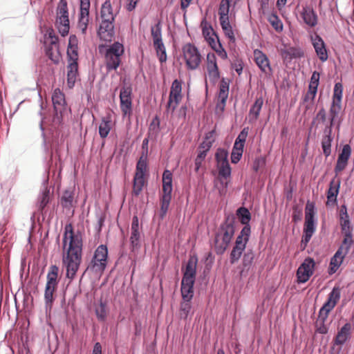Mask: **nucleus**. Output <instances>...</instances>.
Segmentation results:
<instances>
[{
	"label": "nucleus",
	"instance_id": "nucleus-47",
	"mask_svg": "<svg viewBox=\"0 0 354 354\" xmlns=\"http://www.w3.org/2000/svg\"><path fill=\"white\" fill-rule=\"evenodd\" d=\"M283 53L290 59H299L304 56V50L299 47H290Z\"/></svg>",
	"mask_w": 354,
	"mask_h": 354
},
{
	"label": "nucleus",
	"instance_id": "nucleus-20",
	"mask_svg": "<svg viewBox=\"0 0 354 354\" xmlns=\"http://www.w3.org/2000/svg\"><path fill=\"white\" fill-rule=\"evenodd\" d=\"M352 335V326L349 322L344 324L340 329L338 330L337 335L334 338V344L343 346L351 338Z\"/></svg>",
	"mask_w": 354,
	"mask_h": 354
},
{
	"label": "nucleus",
	"instance_id": "nucleus-37",
	"mask_svg": "<svg viewBox=\"0 0 354 354\" xmlns=\"http://www.w3.org/2000/svg\"><path fill=\"white\" fill-rule=\"evenodd\" d=\"M254 259V253L252 250H248L243 254L242 259V266L243 268L241 271V274H243V272H248L252 266L253 261Z\"/></svg>",
	"mask_w": 354,
	"mask_h": 354
},
{
	"label": "nucleus",
	"instance_id": "nucleus-58",
	"mask_svg": "<svg viewBox=\"0 0 354 354\" xmlns=\"http://www.w3.org/2000/svg\"><path fill=\"white\" fill-rule=\"evenodd\" d=\"M269 21L277 31H282L283 30V24L281 21L279 19L278 16L275 14H272L269 17Z\"/></svg>",
	"mask_w": 354,
	"mask_h": 354
},
{
	"label": "nucleus",
	"instance_id": "nucleus-41",
	"mask_svg": "<svg viewBox=\"0 0 354 354\" xmlns=\"http://www.w3.org/2000/svg\"><path fill=\"white\" fill-rule=\"evenodd\" d=\"M221 28L223 30L225 35L230 39V41H235V36L232 26H231L229 18L219 19Z\"/></svg>",
	"mask_w": 354,
	"mask_h": 354
},
{
	"label": "nucleus",
	"instance_id": "nucleus-39",
	"mask_svg": "<svg viewBox=\"0 0 354 354\" xmlns=\"http://www.w3.org/2000/svg\"><path fill=\"white\" fill-rule=\"evenodd\" d=\"M236 216L244 226L250 227L251 214L248 208L245 207H239L236 210Z\"/></svg>",
	"mask_w": 354,
	"mask_h": 354
},
{
	"label": "nucleus",
	"instance_id": "nucleus-9",
	"mask_svg": "<svg viewBox=\"0 0 354 354\" xmlns=\"http://www.w3.org/2000/svg\"><path fill=\"white\" fill-rule=\"evenodd\" d=\"M52 102L55 111L53 122L60 124L62 120V114L66 110L65 96L59 89L55 90L52 95Z\"/></svg>",
	"mask_w": 354,
	"mask_h": 354
},
{
	"label": "nucleus",
	"instance_id": "nucleus-13",
	"mask_svg": "<svg viewBox=\"0 0 354 354\" xmlns=\"http://www.w3.org/2000/svg\"><path fill=\"white\" fill-rule=\"evenodd\" d=\"M132 88L130 86H123L120 92V109L124 115L130 114L132 109Z\"/></svg>",
	"mask_w": 354,
	"mask_h": 354
},
{
	"label": "nucleus",
	"instance_id": "nucleus-49",
	"mask_svg": "<svg viewBox=\"0 0 354 354\" xmlns=\"http://www.w3.org/2000/svg\"><path fill=\"white\" fill-rule=\"evenodd\" d=\"M147 167V156L142 154L136 164V174L145 175Z\"/></svg>",
	"mask_w": 354,
	"mask_h": 354
},
{
	"label": "nucleus",
	"instance_id": "nucleus-61",
	"mask_svg": "<svg viewBox=\"0 0 354 354\" xmlns=\"http://www.w3.org/2000/svg\"><path fill=\"white\" fill-rule=\"evenodd\" d=\"M202 33L205 38V40L209 39L212 36H215L218 39L217 35L214 32L212 27L209 25L208 27L205 26L203 27Z\"/></svg>",
	"mask_w": 354,
	"mask_h": 354
},
{
	"label": "nucleus",
	"instance_id": "nucleus-60",
	"mask_svg": "<svg viewBox=\"0 0 354 354\" xmlns=\"http://www.w3.org/2000/svg\"><path fill=\"white\" fill-rule=\"evenodd\" d=\"M227 157L228 153L227 150L223 148H218L217 149V151L215 154V158L217 163L228 160Z\"/></svg>",
	"mask_w": 354,
	"mask_h": 354
},
{
	"label": "nucleus",
	"instance_id": "nucleus-64",
	"mask_svg": "<svg viewBox=\"0 0 354 354\" xmlns=\"http://www.w3.org/2000/svg\"><path fill=\"white\" fill-rule=\"evenodd\" d=\"M266 165V159L263 157H258L255 158L253 162V169L258 171L260 168Z\"/></svg>",
	"mask_w": 354,
	"mask_h": 354
},
{
	"label": "nucleus",
	"instance_id": "nucleus-53",
	"mask_svg": "<svg viewBox=\"0 0 354 354\" xmlns=\"http://www.w3.org/2000/svg\"><path fill=\"white\" fill-rule=\"evenodd\" d=\"M93 257L95 258L100 259L101 261H107L108 258V248L106 245H99L95 252Z\"/></svg>",
	"mask_w": 354,
	"mask_h": 354
},
{
	"label": "nucleus",
	"instance_id": "nucleus-3",
	"mask_svg": "<svg viewBox=\"0 0 354 354\" xmlns=\"http://www.w3.org/2000/svg\"><path fill=\"white\" fill-rule=\"evenodd\" d=\"M82 247L72 245L68 248L66 255L64 256L63 261L66 267V277L73 279L82 262Z\"/></svg>",
	"mask_w": 354,
	"mask_h": 354
},
{
	"label": "nucleus",
	"instance_id": "nucleus-26",
	"mask_svg": "<svg viewBox=\"0 0 354 354\" xmlns=\"http://www.w3.org/2000/svg\"><path fill=\"white\" fill-rule=\"evenodd\" d=\"M67 57L68 63L77 62L78 60V47L76 37L71 35L69 38L68 47L67 49Z\"/></svg>",
	"mask_w": 354,
	"mask_h": 354
},
{
	"label": "nucleus",
	"instance_id": "nucleus-42",
	"mask_svg": "<svg viewBox=\"0 0 354 354\" xmlns=\"http://www.w3.org/2000/svg\"><path fill=\"white\" fill-rule=\"evenodd\" d=\"M217 167L219 176L225 179L230 177L232 174V169L228 160L217 163Z\"/></svg>",
	"mask_w": 354,
	"mask_h": 354
},
{
	"label": "nucleus",
	"instance_id": "nucleus-48",
	"mask_svg": "<svg viewBox=\"0 0 354 354\" xmlns=\"http://www.w3.org/2000/svg\"><path fill=\"white\" fill-rule=\"evenodd\" d=\"M230 6V0L221 1L218 8L219 19L229 18Z\"/></svg>",
	"mask_w": 354,
	"mask_h": 354
},
{
	"label": "nucleus",
	"instance_id": "nucleus-52",
	"mask_svg": "<svg viewBox=\"0 0 354 354\" xmlns=\"http://www.w3.org/2000/svg\"><path fill=\"white\" fill-rule=\"evenodd\" d=\"M333 142V138L329 136H323L322 139V149L323 153L326 157H328L331 153V143Z\"/></svg>",
	"mask_w": 354,
	"mask_h": 354
},
{
	"label": "nucleus",
	"instance_id": "nucleus-46",
	"mask_svg": "<svg viewBox=\"0 0 354 354\" xmlns=\"http://www.w3.org/2000/svg\"><path fill=\"white\" fill-rule=\"evenodd\" d=\"M95 312L98 320L105 321L107 317L106 304L100 299L99 305L95 307Z\"/></svg>",
	"mask_w": 354,
	"mask_h": 354
},
{
	"label": "nucleus",
	"instance_id": "nucleus-10",
	"mask_svg": "<svg viewBox=\"0 0 354 354\" xmlns=\"http://www.w3.org/2000/svg\"><path fill=\"white\" fill-rule=\"evenodd\" d=\"M315 263L313 259L306 258L299 267L297 272V280L299 283H304L308 281L313 274Z\"/></svg>",
	"mask_w": 354,
	"mask_h": 354
},
{
	"label": "nucleus",
	"instance_id": "nucleus-35",
	"mask_svg": "<svg viewBox=\"0 0 354 354\" xmlns=\"http://www.w3.org/2000/svg\"><path fill=\"white\" fill-rule=\"evenodd\" d=\"M101 17L102 20L108 19L111 21H115V15L113 14V8L110 0H106L101 8Z\"/></svg>",
	"mask_w": 354,
	"mask_h": 354
},
{
	"label": "nucleus",
	"instance_id": "nucleus-56",
	"mask_svg": "<svg viewBox=\"0 0 354 354\" xmlns=\"http://www.w3.org/2000/svg\"><path fill=\"white\" fill-rule=\"evenodd\" d=\"M341 297V289L339 286H335L328 295L327 300L337 304Z\"/></svg>",
	"mask_w": 354,
	"mask_h": 354
},
{
	"label": "nucleus",
	"instance_id": "nucleus-6",
	"mask_svg": "<svg viewBox=\"0 0 354 354\" xmlns=\"http://www.w3.org/2000/svg\"><path fill=\"white\" fill-rule=\"evenodd\" d=\"M56 26L59 32L62 37H65L68 34L70 22L66 0H59L57 5Z\"/></svg>",
	"mask_w": 354,
	"mask_h": 354
},
{
	"label": "nucleus",
	"instance_id": "nucleus-21",
	"mask_svg": "<svg viewBox=\"0 0 354 354\" xmlns=\"http://www.w3.org/2000/svg\"><path fill=\"white\" fill-rule=\"evenodd\" d=\"M140 233L139 231V220L137 216H133L131 225L130 244L132 248L137 249L140 244Z\"/></svg>",
	"mask_w": 354,
	"mask_h": 354
},
{
	"label": "nucleus",
	"instance_id": "nucleus-51",
	"mask_svg": "<svg viewBox=\"0 0 354 354\" xmlns=\"http://www.w3.org/2000/svg\"><path fill=\"white\" fill-rule=\"evenodd\" d=\"M245 248L234 245L230 254V262L231 264L236 263L241 258Z\"/></svg>",
	"mask_w": 354,
	"mask_h": 354
},
{
	"label": "nucleus",
	"instance_id": "nucleus-25",
	"mask_svg": "<svg viewBox=\"0 0 354 354\" xmlns=\"http://www.w3.org/2000/svg\"><path fill=\"white\" fill-rule=\"evenodd\" d=\"M346 256V255L342 254L340 250H337L335 252L330 260L328 268V273L329 275H332L337 271Z\"/></svg>",
	"mask_w": 354,
	"mask_h": 354
},
{
	"label": "nucleus",
	"instance_id": "nucleus-11",
	"mask_svg": "<svg viewBox=\"0 0 354 354\" xmlns=\"http://www.w3.org/2000/svg\"><path fill=\"white\" fill-rule=\"evenodd\" d=\"M69 239L68 248H71L72 246L75 248L76 245L78 247H82V235L80 232L75 234L73 232V227L71 223L66 224L64 227V234L63 237V246L65 248L67 245V240Z\"/></svg>",
	"mask_w": 354,
	"mask_h": 354
},
{
	"label": "nucleus",
	"instance_id": "nucleus-45",
	"mask_svg": "<svg viewBox=\"0 0 354 354\" xmlns=\"http://www.w3.org/2000/svg\"><path fill=\"white\" fill-rule=\"evenodd\" d=\"M319 73L315 71L311 75L308 85V88H310V93H313V95H316L317 93V88L319 84Z\"/></svg>",
	"mask_w": 354,
	"mask_h": 354
},
{
	"label": "nucleus",
	"instance_id": "nucleus-5",
	"mask_svg": "<svg viewBox=\"0 0 354 354\" xmlns=\"http://www.w3.org/2000/svg\"><path fill=\"white\" fill-rule=\"evenodd\" d=\"M172 192V173L165 169L162 174V195L160 198V218L165 216L171 200Z\"/></svg>",
	"mask_w": 354,
	"mask_h": 354
},
{
	"label": "nucleus",
	"instance_id": "nucleus-55",
	"mask_svg": "<svg viewBox=\"0 0 354 354\" xmlns=\"http://www.w3.org/2000/svg\"><path fill=\"white\" fill-rule=\"evenodd\" d=\"M343 86L339 82L335 83L333 89V101L337 103L342 102Z\"/></svg>",
	"mask_w": 354,
	"mask_h": 354
},
{
	"label": "nucleus",
	"instance_id": "nucleus-18",
	"mask_svg": "<svg viewBox=\"0 0 354 354\" xmlns=\"http://www.w3.org/2000/svg\"><path fill=\"white\" fill-rule=\"evenodd\" d=\"M229 82L223 77L219 84V91L218 95V102L216 104V109H219L221 112L225 110L226 102L229 95Z\"/></svg>",
	"mask_w": 354,
	"mask_h": 354
},
{
	"label": "nucleus",
	"instance_id": "nucleus-14",
	"mask_svg": "<svg viewBox=\"0 0 354 354\" xmlns=\"http://www.w3.org/2000/svg\"><path fill=\"white\" fill-rule=\"evenodd\" d=\"M114 21L106 19L102 20L97 30V35L100 39L105 41H111L115 36Z\"/></svg>",
	"mask_w": 354,
	"mask_h": 354
},
{
	"label": "nucleus",
	"instance_id": "nucleus-40",
	"mask_svg": "<svg viewBox=\"0 0 354 354\" xmlns=\"http://www.w3.org/2000/svg\"><path fill=\"white\" fill-rule=\"evenodd\" d=\"M111 120L109 117H103L102 122L99 125V134L102 138H105L108 136L111 129Z\"/></svg>",
	"mask_w": 354,
	"mask_h": 354
},
{
	"label": "nucleus",
	"instance_id": "nucleus-2",
	"mask_svg": "<svg viewBox=\"0 0 354 354\" xmlns=\"http://www.w3.org/2000/svg\"><path fill=\"white\" fill-rule=\"evenodd\" d=\"M317 229V219L315 218V206L313 203L307 201L305 208V221L301 245L305 248Z\"/></svg>",
	"mask_w": 354,
	"mask_h": 354
},
{
	"label": "nucleus",
	"instance_id": "nucleus-44",
	"mask_svg": "<svg viewBox=\"0 0 354 354\" xmlns=\"http://www.w3.org/2000/svg\"><path fill=\"white\" fill-rule=\"evenodd\" d=\"M151 34L153 38V44L162 41V25L160 20L151 27Z\"/></svg>",
	"mask_w": 354,
	"mask_h": 354
},
{
	"label": "nucleus",
	"instance_id": "nucleus-27",
	"mask_svg": "<svg viewBox=\"0 0 354 354\" xmlns=\"http://www.w3.org/2000/svg\"><path fill=\"white\" fill-rule=\"evenodd\" d=\"M195 281L181 280L180 292L183 300L192 299Z\"/></svg>",
	"mask_w": 354,
	"mask_h": 354
},
{
	"label": "nucleus",
	"instance_id": "nucleus-33",
	"mask_svg": "<svg viewBox=\"0 0 354 354\" xmlns=\"http://www.w3.org/2000/svg\"><path fill=\"white\" fill-rule=\"evenodd\" d=\"M57 46L50 44L45 48L46 55L55 64H59L60 60V54Z\"/></svg>",
	"mask_w": 354,
	"mask_h": 354
},
{
	"label": "nucleus",
	"instance_id": "nucleus-29",
	"mask_svg": "<svg viewBox=\"0 0 354 354\" xmlns=\"http://www.w3.org/2000/svg\"><path fill=\"white\" fill-rule=\"evenodd\" d=\"M344 232V238L342 242L337 250H340L342 254L347 255L351 245L353 243L352 230H347Z\"/></svg>",
	"mask_w": 354,
	"mask_h": 354
},
{
	"label": "nucleus",
	"instance_id": "nucleus-62",
	"mask_svg": "<svg viewBox=\"0 0 354 354\" xmlns=\"http://www.w3.org/2000/svg\"><path fill=\"white\" fill-rule=\"evenodd\" d=\"M249 128L248 127H244L238 136L236 137L235 141L239 142V143H242L245 145L246 138L248 134Z\"/></svg>",
	"mask_w": 354,
	"mask_h": 354
},
{
	"label": "nucleus",
	"instance_id": "nucleus-15",
	"mask_svg": "<svg viewBox=\"0 0 354 354\" xmlns=\"http://www.w3.org/2000/svg\"><path fill=\"white\" fill-rule=\"evenodd\" d=\"M311 42L317 56L322 62H326L328 58V52L323 39L317 34L310 37Z\"/></svg>",
	"mask_w": 354,
	"mask_h": 354
},
{
	"label": "nucleus",
	"instance_id": "nucleus-63",
	"mask_svg": "<svg viewBox=\"0 0 354 354\" xmlns=\"http://www.w3.org/2000/svg\"><path fill=\"white\" fill-rule=\"evenodd\" d=\"M316 333L326 335L328 333L329 327L326 323L315 322Z\"/></svg>",
	"mask_w": 354,
	"mask_h": 354
},
{
	"label": "nucleus",
	"instance_id": "nucleus-54",
	"mask_svg": "<svg viewBox=\"0 0 354 354\" xmlns=\"http://www.w3.org/2000/svg\"><path fill=\"white\" fill-rule=\"evenodd\" d=\"M341 109H342L341 103L332 102V104H331V106L330 108V121L335 122Z\"/></svg>",
	"mask_w": 354,
	"mask_h": 354
},
{
	"label": "nucleus",
	"instance_id": "nucleus-17",
	"mask_svg": "<svg viewBox=\"0 0 354 354\" xmlns=\"http://www.w3.org/2000/svg\"><path fill=\"white\" fill-rule=\"evenodd\" d=\"M254 57L256 64L262 73L266 75L272 73L270 60L265 53L259 49H256L254 50Z\"/></svg>",
	"mask_w": 354,
	"mask_h": 354
},
{
	"label": "nucleus",
	"instance_id": "nucleus-57",
	"mask_svg": "<svg viewBox=\"0 0 354 354\" xmlns=\"http://www.w3.org/2000/svg\"><path fill=\"white\" fill-rule=\"evenodd\" d=\"M339 225L342 232H346L347 230H352L349 215L339 216Z\"/></svg>",
	"mask_w": 354,
	"mask_h": 354
},
{
	"label": "nucleus",
	"instance_id": "nucleus-1",
	"mask_svg": "<svg viewBox=\"0 0 354 354\" xmlns=\"http://www.w3.org/2000/svg\"><path fill=\"white\" fill-rule=\"evenodd\" d=\"M235 223L234 214H225L224 221L218 227L214 237V250L217 254H223L229 247L235 233Z\"/></svg>",
	"mask_w": 354,
	"mask_h": 354
},
{
	"label": "nucleus",
	"instance_id": "nucleus-19",
	"mask_svg": "<svg viewBox=\"0 0 354 354\" xmlns=\"http://www.w3.org/2000/svg\"><path fill=\"white\" fill-rule=\"evenodd\" d=\"M197 263V256L196 254L191 255L187 260L185 269L183 270L182 280H196Z\"/></svg>",
	"mask_w": 354,
	"mask_h": 354
},
{
	"label": "nucleus",
	"instance_id": "nucleus-22",
	"mask_svg": "<svg viewBox=\"0 0 354 354\" xmlns=\"http://www.w3.org/2000/svg\"><path fill=\"white\" fill-rule=\"evenodd\" d=\"M340 187V180L338 179L335 181V178H333L329 185V188L327 191L326 196H327V205H334L337 203V196L339 194Z\"/></svg>",
	"mask_w": 354,
	"mask_h": 354
},
{
	"label": "nucleus",
	"instance_id": "nucleus-7",
	"mask_svg": "<svg viewBox=\"0 0 354 354\" xmlns=\"http://www.w3.org/2000/svg\"><path fill=\"white\" fill-rule=\"evenodd\" d=\"M59 268L55 265H52L47 274V283L45 288L44 299L46 306H50L53 301V293L57 286V274Z\"/></svg>",
	"mask_w": 354,
	"mask_h": 354
},
{
	"label": "nucleus",
	"instance_id": "nucleus-30",
	"mask_svg": "<svg viewBox=\"0 0 354 354\" xmlns=\"http://www.w3.org/2000/svg\"><path fill=\"white\" fill-rule=\"evenodd\" d=\"M251 234V227L244 226L241 230L239 234L237 236L235 245L239 247L246 248V245L249 241Z\"/></svg>",
	"mask_w": 354,
	"mask_h": 354
},
{
	"label": "nucleus",
	"instance_id": "nucleus-32",
	"mask_svg": "<svg viewBox=\"0 0 354 354\" xmlns=\"http://www.w3.org/2000/svg\"><path fill=\"white\" fill-rule=\"evenodd\" d=\"M160 131V121L158 115H156L149 126L147 136L151 139L156 140Z\"/></svg>",
	"mask_w": 354,
	"mask_h": 354
},
{
	"label": "nucleus",
	"instance_id": "nucleus-4",
	"mask_svg": "<svg viewBox=\"0 0 354 354\" xmlns=\"http://www.w3.org/2000/svg\"><path fill=\"white\" fill-rule=\"evenodd\" d=\"M124 53L122 44L115 41L106 49L104 54L105 65L108 72L116 70L121 63V56Z\"/></svg>",
	"mask_w": 354,
	"mask_h": 354
},
{
	"label": "nucleus",
	"instance_id": "nucleus-50",
	"mask_svg": "<svg viewBox=\"0 0 354 354\" xmlns=\"http://www.w3.org/2000/svg\"><path fill=\"white\" fill-rule=\"evenodd\" d=\"M88 22L89 15L79 14L77 26L82 35H86Z\"/></svg>",
	"mask_w": 354,
	"mask_h": 354
},
{
	"label": "nucleus",
	"instance_id": "nucleus-38",
	"mask_svg": "<svg viewBox=\"0 0 354 354\" xmlns=\"http://www.w3.org/2000/svg\"><path fill=\"white\" fill-rule=\"evenodd\" d=\"M107 261H103L100 259L95 258L93 257L89 266L87 269H91L96 273H102L106 268Z\"/></svg>",
	"mask_w": 354,
	"mask_h": 354
},
{
	"label": "nucleus",
	"instance_id": "nucleus-24",
	"mask_svg": "<svg viewBox=\"0 0 354 354\" xmlns=\"http://www.w3.org/2000/svg\"><path fill=\"white\" fill-rule=\"evenodd\" d=\"M48 179L44 180L41 193L38 196L37 205L39 210H43L50 201V188L48 187Z\"/></svg>",
	"mask_w": 354,
	"mask_h": 354
},
{
	"label": "nucleus",
	"instance_id": "nucleus-43",
	"mask_svg": "<svg viewBox=\"0 0 354 354\" xmlns=\"http://www.w3.org/2000/svg\"><path fill=\"white\" fill-rule=\"evenodd\" d=\"M153 47L156 50L157 56L158 57V59L160 62L163 63L167 61V53L163 41H158V43H153Z\"/></svg>",
	"mask_w": 354,
	"mask_h": 354
},
{
	"label": "nucleus",
	"instance_id": "nucleus-28",
	"mask_svg": "<svg viewBox=\"0 0 354 354\" xmlns=\"http://www.w3.org/2000/svg\"><path fill=\"white\" fill-rule=\"evenodd\" d=\"M78 75V63H68L67 66V84L70 88L74 87Z\"/></svg>",
	"mask_w": 354,
	"mask_h": 354
},
{
	"label": "nucleus",
	"instance_id": "nucleus-23",
	"mask_svg": "<svg viewBox=\"0 0 354 354\" xmlns=\"http://www.w3.org/2000/svg\"><path fill=\"white\" fill-rule=\"evenodd\" d=\"M301 15L304 23L309 27L313 28L317 24V15L313 8L303 7Z\"/></svg>",
	"mask_w": 354,
	"mask_h": 354
},
{
	"label": "nucleus",
	"instance_id": "nucleus-34",
	"mask_svg": "<svg viewBox=\"0 0 354 354\" xmlns=\"http://www.w3.org/2000/svg\"><path fill=\"white\" fill-rule=\"evenodd\" d=\"M74 193L70 189H66L60 200V203L63 208L71 209L73 207Z\"/></svg>",
	"mask_w": 354,
	"mask_h": 354
},
{
	"label": "nucleus",
	"instance_id": "nucleus-59",
	"mask_svg": "<svg viewBox=\"0 0 354 354\" xmlns=\"http://www.w3.org/2000/svg\"><path fill=\"white\" fill-rule=\"evenodd\" d=\"M351 154V146L348 144L343 146L341 153L338 156V159L346 161L348 162V160Z\"/></svg>",
	"mask_w": 354,
	"mask_h": 354
},
{
	"label": "nucleus",
	"instance_id": "nucleus-31",
	"mask_svg": "<svg viewBox=\"0 0 354 354\" xmlns=\"http://www.w3.org/2000/svg\"><path fill=\"white\" fill-rule=\"evenodd\" d=\"M263 104V97L261 96L257 97L254 103L251 106L250 109V122H254L258 119Z\"/></svg>",
	"mask_w": 354,
	"mask_h": 354
},
{
	"label": "nucleus",
	"instance_id": "nucleus-12",
	"mask_svg": "<svg viewBox=\"0 0 354 354\" xmlns=\"http://www.w3.org/2000/svg\"><path fill=\"white\" fill-rule=\"evenodd\" d=\"M207 71L210 82L215 84L220 78V72L216 55L213 53L207 55Z\"/></svg>",
	"mask_w": 354,
	"mask_h": 354
},
{
	"label": "nucleus",
	"instance_id": "nucleus-16",
	"mask_svg": "<svg viewBox=\"0 0 354 354\" xmlns=\"http://www.w3.org/2000/svg\"><path fill=\"white\" fill-rule=\"evenodd\" d=\"M181 91H182L181 82L178 80H174V82H172L171 86L169 97V100L167 102V108L168 109L169 107H171V103L174 101L175 105H174L172 106V111H174L176 109V106L179 104V102H180V100L182 99Z\"/></svg>",
	"mask_w": 354,
	"mask_h": 354
},
{
	"label": "nucleus",
	"instance_id": "nucleus-8",
	"mask_svg": "<svg viewBox=\"0 0 354 354\" xmlns=\"http://www.w3.org/2000/svg\"><path fill=\"white\" fill-rule=\"evenodd\" d=\"M183 53L187 68L196 69L201 61V56L198 48L194 44L188 43L183 46Z\"/></svg>",
	"mask_w": 354,
	"mask_h": 354
},
{
	"label": "nucleus",
	"instance_id": "nucleus-36",
	"mask_svg": "<svg viewBox=\"0 0 354 354\" xmlns=\"http://www.w3.org/2000/svg\"><path fill=\"white\" fill-rule=\"evenodd\" d=\"M192 299L183 300L180 304L179 309V315L180 319H183L185 320L187 319L190 314H193L192 313Z\"/></svg>",
	"mask_w": 354,
	"mask_h": 354
}]
</instances>
